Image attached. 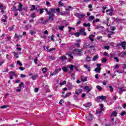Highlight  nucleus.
Wrapping results in <instances>:
<instances>
[{
    "label": "nucleus",
    "instance_id": "obj_28",
    "mask_svg": "<svg viewBox=\"0 0 126 126\" xmlns=\"http://www.w3.org/2000/svg\"><path fill=\"white\" fill-rule=\"evenodd\" d=\"M90 61H91V57H90L89 56H87L86 58V61H87V62H90Z\"/></svg>",
    "mask_w": 126,
    "mask_h": 126
},
{
    "label": "nucleus",
    "instance_id": "obj_20",
    "mask_svg": "<svg viewBox=\"0 0 126 126\" xmlns=\"http://www.w3.org/2000/svg\"><path fill=\"white\" fill-rule=\"evenodd\" d=\"M66 59H67L66 58V57L65 56H62L61 57H60V60H61V61H64L65 60H66Z\"/></svg>",
    "mask_w": 126,
    "mask_h": 126
},
{
    "label": "nucleus",
    "instance_id": "obj_64",
    "mask_svg": "<svg viewBox=\"0 0 126 126\" xmlns=\"http://www.w3.org/2000/svg\"><path fill=\"white\" fill-rule=\"evenodd\" d=\"M112 126V124L110 123L105 124V126Z\"/></svg>",
    "mask_w": 126,
    "mask_h": 126
},
{
    "label": "nucleus",
    "instance_id": "obj_24",
    "mask_svg": "<svg viewBox=\"0 0 126 126\" xmlns=\"http://www.w3.org/2000/svg\"><path fill=\"white\" fill-rule=\"evenodd\" d=\"M30 17H31L32 18H35V17H36V13H32Z\"/></svg>",
    "mask_w": 126,
    "mask_h": 126
},
{
    "label": "nucleus",
    "instance_id": "obj_35",
    "mask_svg": "<svg viewBox=\"0 0 126 126\" xmlns=\"http://www.w3.org/2000/svg\"><path fill=\"white\" fill-rule=\"evenodd\" d=\"M100 109L102 111H104V105L103 104H99Z\"/></svg>",
    "mask_w": 126,
    "mask_h": 126
},
{
    "label": "nucleus",
    "instance_id": "obj_61",
    "mask_svg": "<svg viewBox=\"0 0 126 126\" xmlns=\"http://www.w3.org/2000/svg\"><path fill=\"white\" fill-rule=\"evenodd\" d=\"M101 64L99 63L96 64V66H97V68H101Z\"/></svg>",
    "mask_w": 126,
    "mask_h": 126
},
{
    "label": "nucleus",
    "instance_id": "obj_40",
    "mask_svg": "<svg viewBox=\"0 0 126 126\" xmlns=\"http://www.w3.org/2000/svg\"><path fill=\"white\" fill-rule=\"evenodd\" d=\"M14 29V25L8 28L9 31H12V30H13Z\"/></svg>",
    "mask_w": 126,
    "mask_h": 126
},
{
    "label": "nucleus",
    "instance_id": "obj_3",
    "mask_svg": "<svg viewBox=\"0 0 126 126\" xmlns=\"http://www.w3.org/2000/svg\"><path fill=\"white\" fill-rule=\"evenodd\" d=\"M126 91V87H122L119 88V94L121 95L123 92Z\"/></svg>",
    "mask_w": 126,
    "mask_h": 126
},
{
    "label": "nucleus",
    "instance_id": "obj_55",
    "mask_svg": "<svg viewBox=\"0 0 126 126\" xmlns=\"http://www.w3.org/2000/svg\"><path fill=\"white\" fill-rule=\"evenodd\" d=\"M55 50H56V48H53L49 49L48 51L49 52H52V51H55Z\"/></svg>",
    "mask_w": 126,
    "mask_h": 126
},
{
    "label": "nucleus",
    "instance_id": "obj_63",
    "mask_svg": "<svg viewBox=\"0 0 126 126\" xmlns=\"http://www.w3.org/2000/svg\"><path fill=\"white\" fill-rule=\"evenodd\" d=\"M54 37H55V35L54 34H53L51 36V41H54L55 40V39H54Z\"/></svg>",
    "mask_w": 126,
    "mask_h": 126
},
{
    "label": "nucleus",
    "instance_id": "obj_57",
    "mask_svg": "<svg viewBox=\"0 0 126 126\" xmlns=\"http://www.w3.org/2000/svg\"><path fill=\"white\" fill-rule=\"evenodd\" d=\"M104 49H105V50H109L110 49V46H104Z\"/></svg>",
    "mask_w": 126,
    "mask_h": 126
},
{
    "label": "nucleus",
    "instance_id": "obj_19",
    "mask_svg": "<svg viewBox=\"0 0 126 126\" xmlns=\"http://www.w3.org/2000/svg\"><path fill=\"white\" fill-rule=\"evenodd\" d=\"M70 95H71V93L69 92L68 93L66 94L65 95H63V98H66L67 97H69V96H70Z\"/></svg>",
    "mask_w": 126,
    "mask_h": 126
},
{
    "label": "nucleus",
    "instance_id": "obj_34",
    "mask_svg": "<svg viewBox=\"0 0 126 126\" xmlns=\"http://www.w3.org/2000/svg\"><path fill=\"white\" fill-rule=\"evenodd\" d=\"M95 18V17L94 16H91L89 17V21H90L91 20H93V19H94Z\"/></svg>",
    "mask_w": 126,
    "mask_h": 126
},
{
    "label": "nucleus",
    "instance_id": "obj_50",
    "mask_svg": "<svg viewBox=\"0 0 126 126\" xmlns=\"http://www.w3.org/2000/svg\"><path fill=\"white\" fill-rule=\"evenodd\" d=\"M32 27V26L30 25V26H26V29H30Z\"/></svg>",
    "mask_w": 126,
    "mask_h": 126
},
{
    "label": "nucleus",
    "instance_id": "obj_37",
    "mask_svg": "<svg viewBox=\"0 0 126 126\" xmlns=\"http://www.w3.org/2000/svg\"><path fill=\"white\" fill-rule=\"evenodd\" d=\"M62 69L64 71V72H66V71H67V68H66V67H63L62 68Z\"/></svg>",
    "mask_w": 126,
    "mask_h": 126
},
{
    "label": "nucleus",
    "instance_id": "obj_54",
    "mask_svg": "<svg viewBox=\"0 0 126 126\" xmlns=\"http://www.w3.org/2000/svg\"><path fill=\"white\" fill-rule=\"evenodd\" d=\"M111 30L112 31H115L116 30V27H111Z\"/></svg>",
    "mask_w": 126,
    "mask_h": 126
},
{
    "label": "nucleus",
    "instance_id": "obj_53",
    "mask_svg": "<svg viewBox=\"0 0 126 126\" xmlns=\"http://www.w3.org/2000/svg\"><path fill=\"white\" fill-rule=\"evenodd\" d=\"M126 111H123L121 113V116H125V115H126Z\"/></svg>",
    "mask_w": 126,
    "mask_h": 126
},
{
    "label": "nucleus",
    "instance_id": "obj_39",
    "mask_svg": "<svg viewBox=\"0 0 126 126\" xmlns=\"http://www.w3.org/2000/svg\"><path fill=\"white\" fill-rule=\"evenodd\" d=\"M17 64H19L20 66H22V63L20 62V61H18L17 62Z\"/></svg>",
    "mask_w": 126,
    "mask_h": 126
},
{
    "label": "nucleus",
    "instance_id": "obj_9",
    "mask_svg": "<svg viewBox=\"0 0 126 126\" xmlns=\"http://www.w3.org/2000/svg\"><path fill=\"white\" fill-rule=\"evenodd\" d=\"M23 5L21 3H19L18 7L19 9H16V11H22V7Z\"/></svg>",
    "mask_w": 126,
    "mask_h": 126
},
{
    "label": "nucleus",
    "instance_id": "obj_41",
    "mask_svg": "<svg viewBox=\"0 0 126 126\" xmlns=\"http://www.w3.org/2000/svg\"><path fill=\"white\" fill-rule=\"evenodd\" d=\"M59 5H60V6H63V2L61 1H60L59 2Z\"/></svg>",
    "mask_w": 126,
    "mask_h": 126
},
{
    "label": "nucleus",
    "instance_id": "obj_58",
    "mask_svg": "<svg viewBox=\"0 0 126 126\" xmlns=\"http://www.w3.org/2000/svg\"><path fill=\"white\" fill-rule=\"evenodd\" d=\"M102 63H106L107 62V59L106 58H103L102 60Z\"/></svg>",
    "mask_w": 126,
    "mask_h": 126
},
{
    "label": "nucleus",
    "instance_id": "obj_5",
    "mask_svg": "<svg viewBox=\"0 0 126 126\" xmlns=\"http://www.w3.org/2000/svg\"><path fill=\"white\" fill-rule=\"evenodd\" d=\"M87 120H88V121H92V120H93V115H92V114L90 113L88 116L87 117Z\"/></svg>",
    "mask_w": 126,
    "mask_h": 126
},
{
    "label": "nucleus",
    "instance_id": "obj_49",
    "mask_svg": "<svg viewBox=\"0 0 126 126\" xmlns=\"http://www.w3.org/2000/svg\"><path fill=\"white\" fill-rule=\"evenodd\" d=\"M7 107H8L7 105H3L1 106V109H6Z\"/></svg>",
    "mask_w": 126,
    "mask_h": 126
},
{
    "label": "nucleus",
    "instance_id": "obj_15",
    "mask_svg": "<svg viewBox=\"0 0 126 126\" xmlns=\"http://www.w3.org/2000/svg\"><path fill=\"white\" fill-rule=\"evenodd\" d=\"M72 9H73V7L71 6H68L67 8L65 9V10L66 11H69V10H72Z\"/></svg>",
    "mask_w": 126,
    "mask_h": 126
},
{
    "label": "nucleus",
    "instance_id": "obj_27",
    "mask_svg": "<svg viewBox=\"0 0 126 126\" xmlns=\"http://www.w3.org/2000/svg\"><path fill=\"white\" fill-rule=\"evenodd\" d=\"M35 8H36V6L34 5H32L30 9L31 11H33V10H34Z\"/></svg>",
    "mask_w": 126,
    "mask_h": 126
},
{
    "label": "nucleus",
    "instance_id": "obj_47",
    "mask_svg": "<svg viewBox=\"0 0 126 126\" xmlns=\"http://www.w3.org/2000/svg\"><path fill=\"white\" fill-rule=\"evenodd\" d=\"M63 28H64V26L59 27V29L61 31H63Z\"/></svg>",
    "mask_w": 126,
    "mask_h": 126
},
{
    "label": "nucleus",
    "instance_id": "obj_45",
    "mask_svg": "<svg viewBox=\"0 0 126 126\" xmlns=\"http://www.w3.org/2000/svg\"><path fill=\"white\" fill-rule=\"evenodd\" d=\"M74 35L76 37H79V36H80V32H76Z\"/></svg>",
    "mask_w": 126,
    "mask_h": 126
},
{
    "label": "nucleus",
    "instance_id": "obj_4",
    "mask_svg": "<svg viewBox=\"0 0 126 126\" xmlns=\"http://www.w3.org/2000/svg\"><path fill=\"white\" fill-rule=\"evenodd\" d=\"M83 89L84 90H86L87 93H89L90 91H91V89L89 88V86H85L83 88Z\"/></svg>",
    "mask_w": 126,
    "mask_h": 126
},
{
    "label": "nucleus",
    "instance_id": "obj_62",
    "mask_svg": "<svg viewBox=\"0 0 126 126\" xmlns=\"http://www.w3.org/2000/svg\"><path fill=\"white\" fill-rule=\"evenodd\" d=\"M19 69H20V70L23 71V70H24L25 69L24 67H19Z\"/></svg>",
    "mask_w": 126,
    "mask_h": 126
},
{
    "label": "nucleus",
    "instance_id": "obj_14",
    "mask_svg": "<svg viewBox=\"0 0 126 126\" xmlns=\"http://www.w3.org/2000/svg\"><path fill=\"white\" fill-rule=\"evenodd\" d=\"M91 105H92L91 103L88 102L83 104V106H84V107H85L86 108H88V107L91 106Z\"/></svg>",
    "mask_w": 126,
    "mask_h": 126
},
{
    "label": "nucleus",
    "instance_id": "obj_25",
    "mask_svg": "<svg viewBox=\"0 0 126 126\" xmlns=\"http://www.w3.org/2000/svg\"><path fill=\"white\" fill-rule=\"evenodd\" d=\"M68 67L70 68V71L72 72L73 71V67H74V66L73 65H70Z\"/></svg>",
    "mask_w": 126,
    "mask_h": 126
},
{
    "label": "nucleus",
    "instance_id": "obj_13",
    "mask_svg": "<svg viewBox=\"0 0 126 126\" xmlns=\"http://www.w3.org/2000/svg\"><path fill=\"white\" fill-rule=\"evenodd\" d=\"M54 17H55V16H52V15H49L48 20H51V21H55V19L54 18Z\"/></svg>",
    "mask_w": 126,
    "mask_h": 126
},
{
    "label": "nucleus",
    "instance_id": "obj_10",
    "mask_svg": "<svg viewBox=\"0 0 126 126\" xmlns=\"http://www.w3.org/2000/svg\"><path fill=\"white\" fill-rule=\"evenodd\" d=\"M82 91H83L82 89H79L76 91H75V94H76L77 95H79L80 93H82Z\"/></svg>",
    "mask_w": 126,
    "mask_h": 126
},
{
    "label": "nucleus",
    "instance_id": "obj_18",
    "mask_svg": "<svg viewBox=\"0 0 126 126\" xmlns=\"http://www.w3.org/2000/svg\"><path fill=\"white\" fill-rule=\"evenodd\" d=\"M9 74H10L11 75H13L14 76H15V77H17V75H16V74H15V72L13 71H10L9 72Z\"/></svg>",
    "mask_w": 126,
    "mask_h": 126
},
{
    "label": "nucleus",
    "instance_id": "obj_33",
    "mask_svg": "<svg viewBox=\"0 0 126 126\" xmlns=\"http://www.w3.org/2000/svg\"><path fill=\"white\" fill-rule=\"evenodd\" d=\"M43 73H46V72H47V70H48V69H47V68L44 67L43 68H42V69Z\"/></svg>",
    "mask_w": 126,
    "mask_h": 126
},
{
    "label": "nucleus",
    "instance_id": "obj_1",
    "mask_svg": "<svg viewBox=\"0 0 126 126\" xmlns=\"http://www.w3.org/2000/svg\"><path fill=\"white\" fill-rule=\"evenodd\" d=\"M56 11H57V12H61V9L59 8L57 9L55 8H50L49 9L48 15H52V16H55L54 13H56Z\"/></svg>",
    "mask_w": 126,
    "mask_h": 126
},
{
    "label": "nucleus",
    "instance_id": "obj_51",
    "mask_svg": "<svg viewBox=\"0 0 126 126\" xmlns=\"http://www.w3.org/2000/svg\"><path fill=\"white\" fill-rule=\"evenodd\" d=\"M109 88L110 89L111 92H113V91H114V88H113V87H112L111 86H110Z\"/></svg>",
    "mask_w": 126,
    "mask_h": 126
},
{
    "label": "nucleus",
    "instance_id": "obj_46",
    "mask_svg": "<svg viewBox=\"0 0 126 126\" xmlns=\"http://www.w3.org/2000/svg\"><path fill=\"white\" fill-rule=\"evenodd\" d=\"M59 13H61V14L63 16H64L65 15V14H67V15L68 14V13H66V12L63 13L62 12H60Z\"/></svg>",
    "mask_w": 126,
    "mask_h": 126
},
{
    "label": "nucleus",
    "instance_id": "obj_48",
    "mask_svg": "<svg viewBox=\"0 0 126 126\" xmlns=\"http://www.w3.org/2000/svg\"><path fill=\"white\" fill-rule=\"evenodd\" d=\"M49 21V19H47L43 22H42L41 23L42 24H46V23H47V22H48Z\"/></svg>",
    "mask_w": 126,
    "mask_h": 126
},
{
    "label": "nucleus",
    "instance_id": "obj_6",
    "mask_svg": "<svg viewBox=\"0 0 126 126\" xmlns=\"http://www.w3.org/2000/svg\"><path fill=\"white\" fill-rule=\"evenodd\" d=\"M60 70H62V69L61 68L56 69L51 74V75H56V74H58V73H59V71H60Z\"/></svg>",
    "mask_w": 126,
    "mask_h": 126
},
{
    "label": "nucleus",
    "instance_id": "obj_56",
    "mask_svg": "<svg viewBox=\"0 0 126 126\" xmlns=\"http://www.w3.org/2000/svg\"><path fill=\"white\" fill-rule=\"evenodd\" d=\"M95 78H96V79H99V74H96L95 75Z\"/></svg>",
    "mask_w": 126,
    "mask_h": 126
},
{
    "label": "nucleus",
    "instance_id": "obj_7",
    "mask_svg": "<svg viewBox=\"0 0 126 126\" xmlns=\"http://www.w3.org/2000/svg\"><path fill=\"white\" fill-rule=\"evenodd\" d=\"M126 42H122L121 43L118 44V46H121L124 50H126Z\"/></svg>",
    "mask_w": 126,
    "mask_h": 126
},
{
    "label": "nucleus",
    "instance_id": "obj_52",
    "mask_svg": "<svg viewBox=\"0 0 126 126\" xmlns=\"http://www.w3.org/2000/svg\"><path fill=\"white\" fill-rule=\"evenodd\" d=\"M23 85H24V83H23V82H21V84L19 85L20 88L23 87Z\"/></svg>",
    "mask_w": 126,
    "mask_h": 126
},
{
    "label": "nucleus",
    "instance_id": "obj_31",
    "mask_svg": "<svg viewBox=\"0 0 126 126\" xmlns=\"http://www.w3.org/2000/svg\"><path fill=\"white\" fill-rule=\"evenodd\" d=\"M13 54H14V56L16 57V59H18V58H19V57L17 56L18 55V53L16 52H13Z\"/></svg>",
    "mask_w": 126,
    "mask_h": 126
},
{
    "label": "nucleus",
    "instance_id": "obj_11",
    "mask_svg": "<svg viewBox=\"0 0 126 126\" xmlns=\"http://www.w3.org/2000/svg\"><path fill=\"white\" fill-rule=\"evenodd\" d=\"M94 37H95V35L91 34L89 35V39L91 40V42H94Z\"/></svg>",
    "mask_w": 126,
    "mask_h": 126
},
{
    "label": "nucleus",
    "instance_id": "obj_29",
    "mask_svg": "<svg viewBox=\"0 0 126 126\" xmlns=\"http://www.w3.org/2000/svg\"><path fill=\"white\" fill-rule=\"evenodd\" d=\"M101 28V29H104V27L101 26L100 25H97L96 26V29H100Z\"/></svg>",
    "mask_w": 126,
    "mask_h": 126
},
{
    "label": "nucleus",
    "instance_id": "obj_26",
    "mask_svg": "<svg viewBox=\"0 0 126 126\" xmlns=\"http://www.w3.org/2000/svg\"><path fill=\"white\" fill-rule=\"evenodd\" d=\"M67 56H68V57H69V58H70V59L71 60H72V59H73V56H72V53H70L68 54H67Z\"/></svg>",
    "mask_w": 126,
    "mask_h": 126
},
{
    "label": "nucleus",
    "instance_id": "obj_12",
    "mask_svg": "<svg viewBox=\"0 0 126 126\" xmlns=\"http://www.w3.org/2000/svg\"><path fill=\"white\" fill-rule=\"evenodd\" d=\"M97 98L98 99H100V100L103 101L104 100H106V98H107V97H106V96H105L104 95H101V96H97Z\"/></svg>",
    "mask_w": 126,
    "mask_h": 126
},
{
    "label": "nucleus",
    "instance_id": "obj_60",
    "mask_svg": "<svg viewBox=\"0 0 126 126\" xmlns=\"http://www.w3.org/2000/svg\"><path fill=\"white\" fill-rule=\"evenodd\" d=\"M33 34H36V32L31 31V34L33 35Z\"/></svg>",
    "mask_w": 126,
    "mask_h": 126
},
{
    "label": "nucleus",
    "instance_id": "obj_59",
    "mask_svg": "<svg viewBox=\"0 0 126 126\" xmlns=\"http://www.w3.org/2000/svg\"><path fill=\"white\" fill-rule=\"evenodd\" d=\"M20 77L22 78H24V77H26V75L23 74H21Z\"/></svg>",
    "mask_w": 126,
    "mask_h": 126
},
{
    "label": "nucleus",
    "instance_id": "obj_38",
    "mask_svg": "<svg viewBox=\"0 0 126 126\" xmlns=\"http://www.w3.org/2000/svg\"><path fill=\"white\" fill-rule=\"evenodd\" d=\"M60 84L61 86H63V85H64V84H66V81H64L63 82L60 83Z\"/></svg>",
    "mask_w": 126,
    "mask_h": 126
},
{
    "label": "nucleus",
    "instance_id": "obj_2",
    "mask_svg": "<svg viewBox=\"0 0 126 126\" xmlns=\"http://www.w3.org/2000/svg\"><path fill=\"white\" fill-rule=\"evenodd\" d=\"M83 51V49H76L74 50V52L75 53V54H76L77 56H79V57H80L83 55L82 53Z\"/></svg>",
    "mask_w": 126,
    "mask_h": 126
},
{
    "label": "nucleus",
    "instance_id": "obj_36",
    "mask_svg": "<svg viewBox=\"0 0 126 126\" xmlns=\"http://www.w3.org/2000/svg\"><path fill=\"white\" fill-rule=\"evenodd\" d=\"M31 78H32L33 80H36V79H37V76H36V75H33L31 77Z\"/></svg>",
    "mask_w": 126,
    "mask_h": 126
},
{
    "label": "nucleus",
    "instance_id": "obj_16",
    "mask_svg": "<svg viewBox=\"0 0 126 126\" xmlns=\"http://www.w3.org/2000/svg\"><path fill=\"white\" fill-rule=\"evenodd\" d=\"M103 110L101 109H97L96 110V114H97V115H99V114H101L102 113V111Z\"/></svg>",
    "mask_w": 126,
    "mask_h": 126
},
{
    "label": "nucleus",
    "instance_id": "obj_8",
    "mask_svg": "<svg viewBox=\"0 0 126 126\" xmlns=\"http://www.w3.org/2000/svg\"><path fill=\"white\" fill-rule=\"evenodd\" d=\"M76 16L78 17L79 19H81L82 18H83L85 16V15L84 14H80L79 13L76 14Z\"/></svg>",
    "mask_w": 126,
    "mask_h": 126
},
{
    "label": "nucleus",
    "instance_id": "obj_44",
    "mask_svg": "<svg viewBox=\"0 0 126 126\" xmlns=\"http://www.w3.org/2000/svg\"><path fill=\"white\" fill-rule=\"evenodd\" d=\"M85 30H84V29H81V30H80L79 33L80 34L81 33H83L84 32H85Z\"/></svg>",
    "mask_w": 126,
    "mask_h": 126
},
{
    "label": "nucleus",
    "instance_id": "obj_23",
    "mask_svg": "<svg viewBox=\"0 0 126 126\" xmlns=\"http://www.w3.org/2000/svg\"><path fill=\"white\" fill-rule=\"evenodd\" d=\"M117 114H118V113H117V112H116V111H113V112H112V114L111 116H112V117H117Z\"/></svg>",
    "mask_w": 126,
    "mask_h": 126
},
{
    "label": "nucleus",
    "instance_id": "obj_17",
    "mask_svg": "<svg viewBox=\"0 0 126 126\" xmlns=\"http://www.w3.org/2000/svg\"><path fill=\"white\" fill-rule=\"evenodd\" d=\"M84 67L87 68V69H88V71H89V72H90V66H88V65L87 64H85L84 65Z\"/></svg>",
    "mask_w": 126,
    "mask_h": 126
},
{
    "label": "nucleus",
    "instance_id": "obj_32",
    "mask_svg": "<svg viewBox=\"0 0 126 126\" xmlns=\"http://www.w3.org/2000/svg\"><path fill=\"white\" fill-rule=\"evenodd\" d=\"M74 46H75V47H76V48H79V47H80V44H79V43H75L74 44Z\"/></svg>",
    "mask_w": 126,
    "mask_h": 126
},
{
    "label": "nucleus",
    "instance_id": "obj_42",
    "mask_svg": "<svg viewBox=\"0 0 126 126\" xmlns=\"http://www.w3.org/2000/svg\"><path fill=\"white\" fill-rule=\"evenodd\" d=\"M96 88L97 89H98V90H99V91H101V90H102V87H101V86H97Z\"/></svg>",
    "mask_w": 126,
    "mask_h": 126
},
{
    "label": "nucleus",
    "instance_id": "obj_43",
    "mask_svg": "<svg viewBox=\"0 0 126 126\" xmlns=\"http://www.w3.org/2000/svg\"><path fill=\"white\" fill-rule=\"evenodd\" d=\"M39 11L40 14H42L44 12V9H39Z\"/></svg>",
    "mask_w": 126,
    "mask_h": 126
},
{
    "label": "nucleus",
    "instance_id": "obj_21",
    "mask_svg": "<svg viewBox=\"0 0 126 126\" xmlns=\"http://www.w3.org/2000/svg\"><path fill=\"white\" fill-rule=\"evenodd\" d=\"M83 26L85 27H90L91 26V24L90 23L86 24V23H85L83 24Z\"/></svg>",
    "mask_w": 126,
    "mask_h": 126
},
{
    "label": "nucleus",
    "instance_id": "obj_22",
    "mask_svg": "<svg viewBox=\"0 0 126 126\" xmlns=\"http://www.w3.org/2000/svg\"><path fill=\"white\" fill-rule=\"evenodd\" d=\"M94 71H95L96 72H98V73H100V72H101V68H96L94 69Z\"/></svg>",
    "mask_w": 126,
    "mask_h": 126
},
{
    "label": "nucleus",
    "instance_id": "obj_30",
    "mask_svg": "<svg viewBox=\"0 0 126 126\" xmlns=\"http://www.w3.org/2000/svg\"><path fill=\"white\" fill-rule=\"evenodd\" d=\"M97 59H99V56L96 55L93 58V61L95 62Z\"/></svg>",
    "mask_w": 126,
    "mask_h": 126
}]
</instances>
